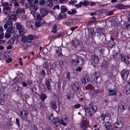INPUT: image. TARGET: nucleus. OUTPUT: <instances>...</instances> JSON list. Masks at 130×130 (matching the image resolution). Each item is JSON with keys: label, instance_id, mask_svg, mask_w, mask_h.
Wrapping results in <instances>:
<instances>
[{"label": "nucleus", "instance_id": "2eb2a0df", "mask_svg": "<svg viewBox=\"0 0 130 130\" xmlns=\"http://www.w3.org/2000/svg\"><path fill=\"white\" fill-rule=\"evenodd\" d=\"M121 58L122 60L125 63L126 65L129 64V62L128 60V58L126 56L122 55L121 56Z\"/></svg>", "mask_w": 130, "mask_h": 130}, {"label": "nucleus", "instance_id": "09e8293b", "mask_svg": "<svg viewBox=\"0 0 130 130\" xmlns=\"http://www.w3.org/2000/svg\"><path fill=\"white\" fill-rule=\"evenodd\" d=\"M54 121V124L60 123L59 121L58 118L56 117L55 118Z\"/></svg>", "mask_w": 130, "mask_h": 130}, {"label": "nucleus", "instance_id": "f704fd0d", "mask_svg": "<svg viewBox=\"0 0 130 130\" xmlns=\"http://www.w3.org/2000/svg\"><path fill=\"white\" fill-rule=\"evenodd\" d=\"M57 26L55 24L54 25L53 27V29L54 30H52L51 32L54 33H56L57 32Z\"/></svg>", "mask_w": 130, "mask_h": 130}, {"label": "nucleus", "instance_id": "a19ab883", "mask_svg": "<svg viewBox=\"0 0 130 130\" xmlns=\"http://www.w3.org/2000/svg\"><path fill=\"white\" fill-rule=\"evenodd\" d=\"M11 7H9V6L5 7H3V11H11Z\"/></svg>", "mask_w": 130, "mask_h": 130}, {"label": "nucleus", "instance_id": "4be33fe9", "mask_svg": "<svg viewBox=\"0 0 130 130\" xmlns=\"http://www.w3.org/2000/svg\"><path fill=\"white\" fill-rule=\"evenodd\" d=\"M45 85L48 90H50L51 89V85L50 84V82L49 80L48 79H47L45 82Z\"/></svg>", "mask_w": 130, "mask_h": 130}, {"label": "nucleus", "instance_id": "680f3d73", "mask_svg": "<svg viewBox=\"0 0 130 130\" xmlns=\"http://www.w3.org/2000/svg\"><path fill=\"white\" fill-rule=\"evenodd\" d=\"M45 3L44 0H40L39 4L40 5H43Z\"/></svg>", "mask_w": 130, "mask_h": 130}, {"label": "nucleus", "instance_id": "f257e3e1", "mask_svg": "<svg viewBox=\"0 0 130 130\" xmlns=\"http://www.w3.org/2000/svg\"><path fill=\"white\" fill-rule=\"evenodd\" d=\"M76 57L75 59H71L70 61V63L72 64H75L76 66H78L79 65H82L83 62V59L82 57L77 55H74L72 56V58Z\"/></svg>", "mask_w": 130, "mask_h": 130}, {"label": "nucleus", "instance_id": "2f4dec72", "mask_svg": "<svg viewBox=\"0 0 130 130\" xmlns=\"http://www.w3.org/2000/svg\"><path fill=\"white\" fill-rule=\"evenodd\" d=\"M61 12L60 13L61 14L62 12L64 13L66 12L67 10L68 9L65 6H62L61 7Z\"/></svg>", "mask_w": 130, "mask_h": 130}, {"label": "nucleus", "instance_id": "a211bd4d", "mask_svg": "<svg viewBox=\"0 0 130 130\" xmlns=\"http://www.w3.org/2000/svg\"><path fill=\"white\" fill-rule=\"evenodd\" d=\"M32 42L31 41H27L26 42V43H23L22 44V45L24 47V50H26L27 47L31 45L32 44Z\"/></svg>", "mask_w": 130, "mask_h": 130}, {"label": "nucleus", "instance_id": "7c9ffc66", "mask_svg": "<svg viewBox=\"0 0 130 130\" xmlns=\"http://www.w3.org/2000/svg\"><path fill=\"white\" fill-rule=\"evenodd\" d=\"M100 38L101 40H104L106 41V36L103 32L100 34Z\"/></svg>", "mask_w": 130, "mask_h": 130}, {"label": "nucleus", "instance_id": "423d86ee", "mask_svg": "<svg viewBox=\"0 0 130 130\" xmlns=\"http://www.w3.org/2000/svg\"><path fill=\"white\" fill-rule=\"evenodd\" d=\"M84 110L86 115L89 117H91L95 112L88 106V108L84 107Z\"/></svg>", "mask_w": 130, "mask_h": 130}, {"label": "nucleus", "instance_id": "f8f14e48", "mask_svg": "<svg viewBox=\"0 0 130 130\" xmlns=\"http://www.w3.org/2000/svg\"><path fill=\"white\" fill-rule=\"evenodd\" d=\"M108 96H116L117 93V91L116 89H108Z\"/></svg>", "mask_w": 130, "mask_h": 130}, {"label": "nucleus", "instance_id": "c9c22d12", "mask_svg": "<svg viewBox=\"0 0 130 130\" xmlns=\"http://www.w3.org/2000/svg\"><path fill=\"white\" fill-rule=\"evenodd\" d=\"M65 61L63 60L59 62V65L61 68H63L66 63Z\"/></svg>", "mask_w": 130, "mask_h": 130}, {"label": "nucleus", "instance_id": "f03ea898", "mask_svg": "<svg viewBox=\"0 0 130 130\" xmlns=\"http://www.w3.org/2000/svg\"><path fill=\"white\" fill-rule=\"evenodd\" d=\"M124 119L120 117L114 123V129L115 130H120L123 126Z\"/></svg>", "mask_w": 130, "mask_h": 130}, {"label": "nucleus", "instance_id": "5701e85b", "mask_svg": "<svg viewBox=\"0 0 130 130\" xmlns=\"http://www.w3.org/2000/svg\"><path fill=\"white\" fill-rule=\"evenodd\" d=\"M89 107L92 109L95 112L97 111V108L96 106H94L93 105V104L92 103L89 105L88 106Z\"/></svg>", "mask_w": 130, "mask_h": 130}, {"label": "nucleus", "instance_id": "e433bc0d", "mask_svg": "<svg viewBox=\"0 0 130 130\" xmlns=\"http://www.w3.org/2000/svg\"><path fill=\"white\" fill-rule=\"evenodd\" d=\"M15 40L11 38L7 42V43L9 45L13 44Z\"/></svg>", "mask_w": 130, "mask_h": 130}, {"label": "nucleus", "instance_id": "6e6d98bb", "mask_svg": "<svg viewBox=\"0 0 130 130\" xmlns=\"http://www.w3.org/2000/svg\"><path fill=\"white\" fill-rule=\"evenodd\" d=\"M103 29L102 28H99L97 29V32L100 34L102 33V31L103 30Z\"/></svg>", "mask_w": 130, "mask_h": 130}, {"label": "nucleus", "instance_id": "4c0bfd02", "mask_svg": "<svg viewBox=\"0 0 130 130\" xmlns=\"http://www.w3.org/2000/svg\"><path fill=\"white\" fill-rule=\"evenodd\" d=\"M102 12V10H100L99 11H96L95 12H92L91 13V16H93L94 15H96L99 14V13H101Z\"/></svg>", "mask_w": 130, "mask_h": 130}, {"label": "nucleus", "instance_id": "473e14b6", "mask_svg": "<svg viewBox=\"0 0 130 130\" xmlns=\"http://www.w3.org/2000/svg\"><path fill=\"white\" fill-rule=\"evenodd\" d=\"M25 12V10L24 9H22L20 8H18L16 11V13L17 14L21 13H24Z\"/></svg>", "mask_w": 130, "mask_h": 130}, {"label": "nucleus", "instance_id": "39448f33", "mask_svg": "<svg viewBox=\"0 0 130 130\" xmlns=\"http://www.w3.org/2000/svg\"><path fill=\"white\" fill-rule=\"evenodd\" d=\"M88 122L86 118H83L80 127L82 129L85 130L88 127Z\"/></svg>", "mask_w": 130, "mask_h": 130}, {"label": "nucleus", "instance_id": "b1692460", "mask_svg": "<svg viewBox=\"0 0 130 130\" xmlns=\"http://www.w3.org/2000/svg\"><path fill=\"white\" fill-rule=\"evenodd\" d=\"M105 125L106 126V128L107 130L111 129L112 127V126L110 123L109 121H107L105 122Z\"/></svg>", "mask_w": 130, "mask_h": 130}, {"label": "nucleus", "instance_id": "603ef678", "mask_svg": "<svg viewBox=\"0 0 130 130\" xmlns=\"http://www.w3.org/2000/svg\"><path fill=\"white\" fill-rule=\"evenodd\" d=\"M82 1H80L78 4H77L74 5V7L77 8L81 7L82 6Z\"/></svg>", "mask_w": 130, "mask_h": 130}, {"label": "nucleus", "instance_id": "cd10ccee", "mask_svg": "<svg viewBox=\"0 0 130 130\" xmlns=\"http://www.w3.org/2000/svg\"><path fill=\"white\" fill-rule=\"evenodd\" d=\"M30 124V121L29 120H26L25 121V123L24 124V126L26 128H28L29 127V125Z\"/></svg>", "mask_w": 130, "mask_h": 130}, {"label": "nucleus", "instance_id": "37998d69", "mask_svg": "<svg viewBox=\"0 0 130 130\" xmlns=\"http://www.w3.org/2000/svg\"><path fill=\"white\" fill-rule=\"evenodd\" d=\"M10 19L13 20L14 21L16 20L17 18L16 15L15 14H11L10 16Z\"/></svg>", "mask_w": 130, "mask_h": 130}, {"label": "nucleus", "instance_id": "0e129e2a", "mask_svg": "<svg viewBox=\"0 0 130 130\" xmlns=\"http://www.w3.org/2000/svg\"><path fill=\"white\" fill-rule=\"evenodd\" d=\"M3 13L6 15H8V16H9V14H10L11 12L12 11H3Z\"/></svg>", "mask_w": 130, "mask_h": 130}, {"label": "nucleus", "instance_id": "69168bd1", "mask_svg": "<svg viewBox=\"0 0 130 130\" xmlns=\"http://www.w3.org/2000/svg\"><path fill=\"white\" fill-rule=\"evenodd\" d=\"M60 14V15L58 16V18L59 19H62V18H65L66 17V14H64L63 16L62 15L60 14Z\"/></svg>", "mask_w": 130, "mask_h": 130}, {"label": "nucleus", "instance_id": "58836bf2", "mask_svg": "<svg viewBox=\"0 0 130 130\" xmlns=\"http://www.w3.org/2000/svg\"><path fill=\"white\" fill-rule=\"evenodd\" d=\"M30 130H38L37 126L33 124L30 127Z\"/></svg>", "mask_w": 130, "mask_h": 130}, {"label": "nucleus", "instance_id": "ea45409f", "mask_svg": "<svg viewBox=\"0 0 130 130\" xmlns=\"http://www.w3.org/2000/svg\"><path fill=\"white\" fill-rule=\"evenodd\" d=\"M103 92V90H94V92L96 95H97L99 93H101Z\"/></svg>", "mask_w": 130, "mask_h": 130}, {"label": "nucleus", "instance_id": "c85d7f7f", "mask_svg": "<svg viewBox=\"0 0 130 130\" xmlns=\"http://www.w3.org/2000/svg\"><path fill=\"white\" fill-rule=\"evenodd\" d=\"M124 26L125 28L127 29H130V23L128 20L127 22L124 23Z\"/></svg>", "mask_w": 130, "mask_h": 130}, {"label": "nucleus", "instance_id": "f3484780", "mask_svg": "<svg viewBox=\"0 0 130 130\" xmlns=\"http://www.w3.org/2000/svg\"><path fill=\"white\" fill-rule=\"evenodd\" d=\"M88 36L89 38L92 37L94 33V29L92 28L88 29Z\"/></svg>", "mask_w": 130, "mask_h": 130}, {"label": "nucleus", "instance_id": "338daca9", "mask_svg": "<svg viewBox=\"0 0 130 130\" xmlns=\"http://www.w3.org/2000/svg\"><path fill=\"white\" fill-rule=\"evenodd\" d=\"M2 6L3 7H5L8 6H9V3L7 2H6L5 3H3L2 4Z\"/></svg>", "mask_w": 130, "mask_h": 130}, {"label": "nucleus", "instance_id": "052dcab7", "mask_svg": "<svg viewBox=\"0 0 130 130\" xmlns=\"http://www.w3.org/2000/svg\"><path fill=\"white\" fill-rule=\"evenodd\" d=\"M11 36V35L9 34L6 33H5V37L6 38H9Z\"/></svg>", "mask_w": 130, "mask_h": 130}, {"label": "nucleus", "instance_id": "7ed1b4c3", "mask_svg": "<svg viewBox=\"0 0 130 130\" xmlns=\"http://www.w3.org/2000/svg\"><path fill=\"white\" fill-rule=\"evenodd\" d=\"M126 105L124 102L123 101L120 102L118 104V110L121 112H122L127 108Z\"/></svg>", "mask_w": 130, "mask_h": 130}, {"label": "nucleus", "instance_id": "bf43d9fd", "mask_svg": "<svg viewBox=\"0 0 130 130\" xmlns=\"http://www.w3.org/2000/svg\"><path fill=\"white\" fill-rule=\"evenodd\" d=\"M34 36L33 35H30L28 36V40H31L33 39Z\"/></svg>", "mask_w": 130, "mask_h": 130}, {"label": "nucleus", "instance_id": "a18cd8bd", "mask_svg": "<svg viewBox=\"0 0 130 130\" xmlns=\"http://www.w3.org/2000/svg\"><path fill=\"white\" fill-rule=\"evenodd\" d=\"M86 89H90L91 90H93L94 88L90 84H89L86 87Z\"/></svg>", "mask_w": 130, "mask_h": 130}, {"label": "nucleus", "instance_id": "864d4df0", "mask_svg": "<svg viewBox=\"0 0 130 130\" xmlns=\"http://www.w3.org/2000/svg\"><path fill=\"white\" fill-rule=\"evenodd\" d=\"M72 93L70 92H68L67 94V98L68 99H70L72 97Z\"/></svg>", "mask_w": 130, "mask_h": 130}, {"label": "nucleus", "instance_id": "4468645a", "mask_svg": "<svg viewBox=\"0 0 130 130\" xmlns=\"http://www.w3.org/2000/svg\"><path fill=\"white\" fill-rule=\"evenodd\" d=\"M91 59L95 63H98L99 62L98 57L96 55H92L91 56Z\"/></svg>", "mask_w": 130, "mask_h": 130}, {"label": "nucleus", "instance_id": "ddd939ff", "mask_svg": "<svg viewBox=\"0 0 130 130\" xmlns=\"http://www.w3.org/2000/svg\"><path fill=\"white\" fill-rule=\"evenodd\" d=\"M40 13L42 17L46 15L48 13L47 9L45 8H43L40 10Z\"/></svg>", "mask_w": 130, "mask_h": 130}, {"label": "nucleus", "instance_id": "3c124183", "mask_svg": "<svg viewBox=\"0 0 130 130\" xmlns=\"http://www.w3.org/2000/svg\"><path fill=\"white\" fill-rule=\"evenodd\" d=\"M21 79H17L15 78L13 80V82L15 84H16L19 82L21 81Z\"/></svg>", "mask_w": 130, "mask_h": 130}, {"label": "nucleus", "instance_id": "412c9836", "mask_svg": "<svg viewBox=\"0 0 130 130\" xmlns=\"http://www.w3.org/2000/svg\"><path fill=\"white\" fill-rule=\"evenodd\" d=\"M7 31L9 33L12 34L15 33L13 27L12 26H9L7 29Z\"/></svg>", "mask_w": 130, "mask_h": 130}, {"label": "nucleus", "instance_id": "a878e982", "mask_svg": "<svg viewBox=\"0 0 130 130\" xmlns=\"http://www.w3.org/2000/svg\"><path fill=\"white\" fill-rule=\"evenodd\" d=\"M47 98V96H46L45 94H43L42 93H41L40 96V99L42 101H44L45 99H46Z\"/></svg>", "mask_w": 130, "mask_h": 130}, {"label": "nucleus", "instance_id": "13d9d810", "mask_svg": "<svg viewBox=\"0 0 130 130\" xmlns=\"http://www.w3.org/2000/svg\"><path fill=\"white\" fill-rule=\"evenodd\" d=\"M41 22L40 21H38L36 22L35 24V26L36 27H39L40 26Z\"/></svg>", "mask_w": 130, "mask_h": 130}, {"label": "nucleus", "instance_id": "9d476101", "mask_svg": "<svg viewBox=\"0 0 130 130\" xmlns=\"http://www.w3.org/2000/svg\"><path fill=\"white\" fill-rule=\"evenodd\" d=\"M114 7L119 9H126L130 7V6H124L122 4H118L117 5H115Z\"/></svg>", "mask_w": 130, "mask_h": 130}, {"label": "nucleus", "instance_id": "393cba45", "mask_svg": "<svg viewBox=\"0 0 130 130\" xmlns=\"http://www.w3.org/2000/svg\"><path fill=\"white\" fill-rule=\"evenodd\" d=\"M82 83L85 84L88 82V79L87 76H86L85 77H83L81 79Z\"/></svg>", "mask_w": 130, "mask_h": 130}, {"label": "nucleus", "instance_id": "de8ad7c7", "mask_svg": "<svg viewBox=\"0 0 130 130\" xmlns=\"http://www.w3.org/2000/svg\"><path fill=\"white\" fill-rule=\"evenodd\" d=\"M82 5L86 6L87 5H89V2L88 1H85L83 2H82Z\"/></svg>", "mask_w": 130, "mask_h": 130}, {"label": "nucleus", "instance_id": "6ab92c4d", "mask_svg": "<svg viewBox=\"0 0 130 130\" xmlns=\"http://www.w3.org/2000/svg\"><path fill=\"white\" fill-rule=\"evenodd\" d=\"M45 4L46 5L49 7H52L53 6V3L52 0H47Z\"/></svg>", "mask_w": 130, "mask_h": 130}, {"label": "nucleus", "instance_id": "5fc2aeb1", "mask_svg": "<svg viewBox=\"0 0 130 130\" xmlns=\"http://www.w3.org/2000/svg\"><path fill=\"white\" fill-rule=\"evenodd\" d=\"M19 33L20 35L22 36L23 35L25 32L24 31V30H22L19 31Z\"/></svg>", "mask_w": 130, "mask_h": 130}, {"label": "nucleus", "instance_id": "79ce46f5", "mask_svg": "<svg viewBox=\"0 0 130 130\" xmlns=\"http://www.w3.org/2000/svg\"><path fill=\"white\" fill-rule=\"evenodd\" d=\"M6 23L8 26H12V22L10 20H8L6 22Z\"/></svg>", "mask_w": 130, "mask_h": 130}, {"label": "nucleus", "instance_id": "6e6552de", "mask_svg": "<svg viewBox=\"0 0 130 130\" xmlns=\"http://www.w3.org/2000/svg\"><path fill=\"white\" fill-rule=\"evenodd\" d=\"M129 74L128 71L126 69H123L121 73V75L122 78L125 80H126Z\"/></svg>", "mask_w": 130, "mask_h": 130}, {"label": "nucleus", "instance_id": "aec40b11", "mask_svg": "<svg viewBox=\"0 0 130 130\" xmlns=\"http://www.w3.org/2000/svg\"><path fill=\"white\" fill-rule=\"evenodd\" d=\"M34 23L30 21H27L26 22V25L28 27L32 28L33 29V26Z\"/></svg>", "mask_w": 130, "mask_h": 130}, {"label": "nucleus", "instance_id": "e2e57ef3", "mask_svg": "<svg viewBox=\"0 0 130 130\" xmlns=\"http://www.w3.org/2000/svg\"><path fill=\"white\" fill-rule=\"evenodd\" d=\"M108 45L109 47L110 48H112L114 45V42H109L108 44Z\"/></svg>", "mask_w": 130, "mask_h": 130}, {"label": "nucleus", "instance_id": "8fccbe9b", "mask_svg": "<svg viewBox=\"0 0 130 130\" xmlns=\"http://www.w3.org/2000/svg\"><path fill=\"white\" fill-rule=\"evenodd\" d=\"M40 105L39 108L41 109H42L45 107V105H44L42 102L39 103Z\"/></svg>", "mask_w": 130, "mask_h": 130}, {"label": "nucleus", "instance_id": "9b49d317", "mask_svg": "<svg viewBox=\"0 0 130 130\" xmlns=\"http://www.w3.org/2000/svg\"><path fill=\"white\" fill-rule=\"evenodd\" d=\"M92 77H94V79L98 83H101V81H99L98 79V78H99L101 77L100 73L98 72H96L94 73L92 75Z\"/></svg>", "mask_w": 130, "mask_h": 130}, {"label": "nucleus", "instance_id": "dca6fc26", "mask_svg": "<svg viewBox=\"0 0 130 130\" xmlns=\"http://www.w3.org/2000/svg\"><path fill=\"white\" fill-rule=\"evenodd\" d=\"M72 43L74 47H76L80 44V43L76 37L74 38L72 41Z\"/></svg>", "mask_w": 130, "mask_h": 130}, {"label": "nucleus", "instance_id": "1a4fd4ad", "mask_svg": "<svg viewBox=\"0 0 130 130\" xmlns=\"http://www.w3.org/2000/svg\"><path fill=\"white\" fill-rule=\"evenodd\" d=\"M20 112L19 115H20L22 119L26 120L27 119L28 113L26 110H23L22 111H20Z\"/></svg>", "mask_w": 130, "mask_h": 130}, {"label": "nucleus", "instance_id": "49530a36", "mask_svg": "<svg viewBox=\"0 0 130 130\" xmlns=\"http://www.w3.org/2000/svg\"><path fill=\"white\" fill-rule=\"evenodd\" d=\"M6 94H0V99H4L6 98Z\"/></svg>", "mask_w": 130, "mask_h": 130}, {"label": "nucleus", "instance_id": "c756f323", "mask_svg": "<svg viewBox=\"0 0 130 130\" xmlns=\"http://www.w3.org/2000/svg\"><path fill=\"white\" fill-rule=\"evenodd\" d=\"M50 103L52 107L54 109H56L57 108V107L56 106V102L53 101H51Z\"/></svg>", "mask_w": 130, "mask_h": 130}, {"label": "nucleus", "instance_id": "4d7b16f0", "mask_svg": "<svg viewBox=\"0 0 130 130\" xmlns=\"http://www.w3.org/2000/svg\"><path fill=\"white\" fill-rule=\"evenodd\" d=\"M5 89L4 87L2 85H0V92H3Z\"/></svg>", "mask_w": 130, "mask_h": 130}, {"label": "nucleus", "instance_id": "0eeeda50", "mask_svg": "<svg viewBox=\"0 0 130 130\" xmlns=\"http://www.w3.org/2000/svg\"><path fill=\"white\" fill-rule=\"evenodd\" d=\"M84 110L86 115L89 117H91L95 112L88 106V108L84 107Z\"/></svg>", "mask_w": 130, "mask_h": 130}, {"label": "nucleus", "instance_id": "bb28decb", "mask_svg": "<svg viewBox=\"0 0 130 130\" xmlns=\"http://www.w3.org/2000/svg\"><path fill=\"white\" fill-rule=\"evenodd\" d=\"M129 85H127L124 88L123 90V91L126 94H128L130 93V92L129 91H128L127 90L129 89L130 88Z\"/></svg>", "mask_w": 130, "mask_h": 130}, {"label": "nucleus", "instance_id": "72a5a7b5", "mask_svg": "<svg viewBox=\"0 0 130 130\" xmlns=\"http://www.w3.org/2000/svg\"><path fill=\"white\" fill-rule=\"evenodd\" d=\"M16 27L17 29L19 30V31L24 30V28L19 23H17L16 24Z\"/></svg>", "mask_w": 130, "mask_h": 130}, {"label": "nucleus", "instance_id": "c03bdc74", "mask_svg": "<svg viewBox=\"0 0 130 130\" xmlns=\"http://www.w3.org/2000/svg\"><path fill=\"white\" fill-rule=\"evenodd\" d=\"M21 41L22 42H26L28 41L27 38L26 36H24L22 38Z\"/></svg>", "mask_w": 130, "mask_h": 130}, {"label": "nucleus", "instance_id": "20e7f679", "mask_svg": "<svg viewBox=\"0 0 130 130\" xmlns=\"http://www.w3.org/2000/svg\"><path fill=\"white\" fill-rule=\"evenodd\" d=\"M71 86L72 89L75 92L78 91L80 89L79 83L76 81H73L71 82Z\"/></svg>", "mask_w": 130, "mask_h": 130}, {"label": "nucleus", "instance_id": "774afa93", "mask_svg": "<svg viewBox=\"0 0 130 130\" xmlns=\"http://www.w3.org/2000/svg\"><path fill=\"white\" fill-rule=\"evenodd\" d=\"M16 122L17 124L19 126V127H20V121L19 120L18 118H17L16 119Z\"/></svg>", "mask_w": 130, "mask_h": 130}]
</instances>
